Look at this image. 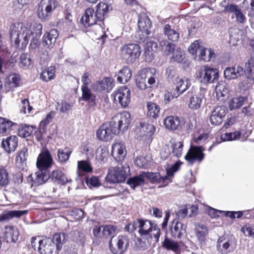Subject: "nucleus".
Returning a JSON list of instances; mask_svg holds the SVG:
<instances>
[{"instance_id": "obj_1", "label": "nucleus", "mask_w": 254, "mask_h": 254, "mask_svg": "<svg viewBox=\"0 0 254 254\" xmlns=\"http://www.w3.org/2000/svg\"><path fill=\"white\" fill-rule=\"evenodd\" d=\"M42 25L35 23L31 28L23 23L16 22L10 27L9 34L12 46L24 50L28 45L30 38V50H35L40 46L39 38L42 33Z\"/></svg>"}, {"instance_id": "obj_2", "label": "nucleus", "mask_w": 254, "mask_h": 254, "mask_svg": "<svg viewBox=\"0 0 254 254\" xmlns=\"http://www.w3.org/2000/svg\"><path fill=\"white\" fill-rule=\"evenodd\" d=\"M125 229L128 232H133L137 230L141 237V247L143 249L150 246L153 237L154 242L159 241L160 236V229L156 224H152L150 221L142 219H137L127 225Z\"/></svg>"}, {"instance_id": "obj_3", "label": "nucleus", "mask_w": 254, "mask_h": 254, "mask_svg": "<svg viewBox=\"0 0 254 254\" xmlns=\"http://www.w3.org/2000/svg\"><path fill=\"white\" fill-rule=\"evenodd\" d=\"M156 70L154 68H145L141 70L137 74L136 83L137 87L144 90L152 87L155 83Z\"/></svg>"}, {"instance_id": "obj_4", "label": "nucleus", "mask_w": 254, "mask_h": 254, "mask_svg": "<svg viewBox=\"0 0 254 254\" xmlns=\"http://www.w3.org/2000/svg\"><path fill=\"white\" fill-rule=\"evenodd\" d=\"M141 53L140 46L136 44H129L121 49V57L127 64H132L139 58Z\"/></svg>"}, {"instance_id": "obj_5", "label": "nucleus", "mask_w": 254, "mask_h": 254, "mask_svg": "<svg viewBox=\"0 0 254 254\" xmlns=\"http://www.w3.org/2000/svg\"><path fill=\"white\" fill-rule=\"evenodd\" d=\"M58 5L57 0H41L37 8V15L42 21H46Z\"/></svg>"}, {"instance_id": "obj_6", "label": "nucleus", "mask_w": 254, "mask_h": 254, "mask_svg": "<svg viewBox=\"0 0 254 254\" xmlns=\"http://www.w3.org/2000/svg\"><path fill=\"white\" fill-rule=\"evenodd\" d=\"M31 245L35 251H38L41 254H51L54 249L52 239L48 237L42 239L40 237H33Z\"/></svg>"}, {"instance_id": "obj_7", "label": "nucleus", "mask_w": 254, "mask_h": 254, "mask_svg": "<svg viewBox=\"0 0 254 254\" xmlns=\"http://www.w3.org/2000/svg\"><path fill=\"white\" fill-rule=\"evenodd\" d=\"M129 240L127 236L120 235L118 237L112 238L109 243L110 251L113 254H123L127 249Z\"/></svg>"}, {"instance_id": "obj_8", "label": "nucleus", "mask_w": 254, "mask_h": 254, "mask_svg": "<svg viewBox=\"0 0 254 254\" xmlns=\"http://www.w3.org/2000/svg\"><path fill=\"white\" fill-rule=\"evenodd\" d=\"M198 80L202 83H213L219 77L218 71L216 68L204 66L201 67L197 74Z\"/></svg>"}, {"instance_id": "obj_9", "label": "nucleus", "mask_w": 254, "mask_h": 254, "mask_svg": "<svg viewBox=\"0 0 254 254\" xmlns=\"http://www.w3.org/2000/svg\"><path fill=\"white\" fill-rule=\"evenodd\" d=\"M118 133V129L110 121L104 123L96 131V136L99 140L107 142L111 140L114 135Z\"/></svg>"}, {"instance_id": "obj_10", "label": "nucleus", "mask_w": 254, "mask_h": 254, "mask_svg": "<svg viewBox=\"0 0 254 254\" xmlns=\"http://www.w3.org/2000/svg\"><path fill=\"white\" fill-rule=\"evenodd\" d=\"M111 122L114 127H116L118 133L120 131L125 132L131 124V116L128 112L124 111L114 116Z\"/></svg>"}, {"instance_id": "obj_11", "label": "nucleus", "mask_w": 254, "mask_h": 254, "mask_svg": "<svg viewBox=\"0 0 254 254\" xmlns=\"http://www.w3.org/2000/svg\"><path fill=\"white\" fill-rule=\"evenodd\" d=\"M151 22L150 19L145 14H140L138 16L137 34L141 36L140 40L144 41L150 33Z\"/></svg>"}, {"instance_id": "obj_12", "label": "nucleus", "mask_w": 254, "mask_h": 254, "mask_svg": "<svg viewBox=\"0 0 254 254\" xmlns=\"http://www.w3.org/2000/svg\"><path fill=\"white\" fill-rule=\"evenodd\" d=\"M204 148L202 146L191 145L185 158L190 165H192L195 162L200 163L204 157Z\"/></svg>"}, {"instance_id": "obj_13", "label": "nucleus", "mask_w": 254, "mask_h": 254, "mask_svg": "<svg viewBox=\"0 0 254 254\" xmlns=\"http://www.w3.org/2000/svg\"><path fill=\"white\" fill-rule=\"evenodd\" d=\"M50 178V175L48 170L39 169L33 175H30L27 178V181L31 182L32 186H38L45 183Z\"/></svg>"}, {"instance_id": "obj_14", "label": "nucleus", "mask_w": 254, "mask_h": 254, "mask_svg": "<svg viewBox=\"0 0 254 254\" xmlns=\"http://www.w3.org/2000/svg\"><path fill=\"white\" fill-rule=\"evenodd\" d=\"M114 100L118 101L120 104L123 107L128 106L130 100V91L126 87L123 86L118 89L113 93Z\"/></svg>"}, {"instance_id": "obj_15", "label": "nucleus", "mask_w": 254, "mask_h": 254, "mask_svg": "<svg viewBox=\"0 0 254 254\" xmlns=\"http://www.w3.org/2000/svg\"><path fill=\"white\" fill-rule=\"evenodd\" d=\"M225 10L232 13L231 18L235 19V21L240 24H244L247 21V18L243 13L239 6L235 4H230L225 8Z\"/></svg>"}, {"instance_id": "obj_16", "label": "nucleus", "mask_w": 254, "mask_h": 254, "mask_svg": "<svg viewBox=\"0 0 254 254\" xmlns=\"http://www.w3.org/2000/svg\"><path fill=\"white\" fill-rule=\"evenodd\" d=\"M98 14L93 8L86 9L82 15L80 22L85 27H90L100 21Z\"/></svg>"}, {"instance_id": "obj_17", "label": "nucleus", "mask_w": 254, "mask_h": 254, "mask_svg": "<svg viewBox=\"0 0 254 254\" xmlns=\"http://www.w3.org/2000/svg\"><path fill=\"white\" fill-rule=\"evenodd\" d=\"M53 164L52 156L48 150L41 152L37 159L36 166L39 169L44 170L50 168Z\"/></svg>"}, {"instance_id": "obj_18", "label": "nucleus", "mask_w": 254, "mask_h": 254, "mask_svg": "<svg viewBox=\"0 0 254 254\" xmlns=\"http://www.w3.org/2000/svg\"><path fill=\"white\" fill-rule=\"evenodd\" d=\"M187 96L189 99L188 106L190 109L196 110L201 107L204 95L200 91H189Z\"/></svg>"}, {"instance_id": "obj_19", "label": "nucleus", "mask_w": 254, "mask_h": 254, "mask_svg": "<svg viewBox=\"0 0 254 254\" xmlns=\"http://www.w3.org/2000/svg\"><path fill=\"white\" fill-rule=\"evenodd\" d=\"M169 230L172 237L181 239L186 232V226L179 220L174 219L169 224Z\"/></svg>"}, {"instance_id": "obj_20", "label": "nucleus", "mask_w": 254, "mask_h": 254, "mask_svg": "<svg viewBox=\"0 0 254 254\" xmlns=\"http://www.w3.org/2000/svg\"><path fill=\"white\" fill-rule=\"evenodd\" d=\"M226 111V108L224 106H218L215 108L210 117L211 124L215 126L221 124L225 116Z\"/></svg>"}, {"instance_id": "obj_21", "label": "nucleus", "mask_w": 254, "mask_h": 254, "mask_svg": "<svg viewBox=\"0 0 254 254\" xmlns=\"http://www.w3.org/2000/svg\"><path fill=\"white\" fill-rule=\"evenodd\" d=\"M245 70L241 65L226 67L224 71V76L228 80L234 79L243 75Z\"/></svg>"}, {"instance_id": "obj_22", "label": "nucleus", "mask_w": 254, "mask_h": 254, "mask_svg": "<svg viewBox=\"0 0 254 254\" xmlns=\"http://www.w3.org/2000/svg\"><path fill=\"white\" fill-rule=\"evenodd\" d=\"M164 125L166 128L171 130H179L181 128L184 123L183 120L177 116H169L166 117L163 121Z\"/></svg>"}, {"instance_id": "obj_23", "label": "nucleus", "mask_w": 254, "mask_h": 254, "mask_svg": "<svg viewBox=\"0 0 254 254\" xmlns=\"http://www.w3.org/2000/svg\"><path fill=\"white\" fill-rule=\"evenodd\" d=\"M58 36L59 33L56 29H53L47 32L42 38L43 46L48 49L52 48Z\"/></svg>"}, {"instance_id": "obj_24", "label": "nucleus", "mask_w": 254, "mask_h": 254, "mask_svg": "<svg viewBox=\"0 0 254 254\" xmlns=\"http://www.w3.org/2000/svg\"><path fill=\"white\" fill-rule=\"evenodd\" d=\"M126 147L124 144L122 142H116L113 144L112 155L117 161L122 160L126 155L125 152Z\"/></svg>"}, {"instance_id": "obj_25", "label": "nucleus", "mask_w": 254, "mask_h": 254, "mask_svg": "<svg viewBox=\"0 0 254 254\" xmlns=\"http://www.w3.org/2000/svg\"><path fill=\"white\" fill-rule=\"evenodd\" d=\"M18 125L8 119L0 118V132L3 133H9L11 131L17 129Z\"/></svg>"}, {"instance_id": "obj_26", "label": "nucleus", "mask_w": 254, "mask_h": 254, "mask_svg": "<svg viewBox=\"0 0 254 254\" xmlns=\"http://www.w3.org/2000/svg\"><path fill=\"white\" fill-rule=\"evenodd\" d=\"M17 145L18 138L15 135L10 136L7 137L5 140L3 139L1 142L2 147L9 153L13 152Z\"/></svg>"}, {"instance_id": "obj_27", "label": "nucleus", "mask_w": 254, "mask_h": 254, "mask_svg": "<svg viewBox=\"0 0 254 254\" xmlns=\"http://www.w3.org/2000/svg\"><path fill=\"white\" fill-rule=\"evenodd\" d=\"M19 236L18 230L12 226L4 227V238L8 243L15 242Z\"/></svg>"}, {"instance_id": "obj_28", "label": "nucleus", "mask_w": 254, "mask_h": 254, "mask_svg": "<svg viewBox=\"0 0 254 254\" xmlns=\"http://www.w3.org/2000/svg\"><path fill=\"white\" fill-rule=\"evenodd\" d=\"M194 231L198 242L200 244L204 243L208 235L207 227L202 224L197 223L195 225Z\"/></svg>"}, {"instance_id": "obj_29", "label": "nucleus", "mask_w": 254, "mask_h": 254, "mask_svg": "<svg viewBox=\"0 0 254 254\" xmlns=\"http://www.w3.org/2000/svg\"><path fill=\"white\" fill-rule=\"evenodd\" d=\"M217 248L218 252L222 254H227L233 251V248L231 246L230 240L223 237H221L218 240Z\"/></svg>"}, {"instance_id": "obj_30", "label": "nucleus", "mask_w": 254, "mask_h": 254, "mask_svg": "<svg viewBox=\"0 0 254 254\" xmlns=\"http://www.w3.org/2000/svg\"><path fill=\"white\" fill-rule=\"evenodd\" d=\"M50 178L54 182L62 185H64L71 181L70 179H68L65 175L60 170L53 171Z\"/></svg>"}, {"instance_id": "obj_31", "label": "nucleus", "mask_w": 254, "mask_h": 254, "mask_svg": "<svg viewBox=\"0 0 254 254\" xmlns=\"http://www.w3.org/2000/svg\"><path fill=\"white\" fill-rule=\"evenodd\" d=\"M145 178H148L152 183L161 184L165 186L168 184L166 181L168 180V176H161L159 173L147 172L145 173Z\"/></svg>"}, {"instance_id": "obj_32", "label": "nucleus", "mask_w": 254, "mask_h": 254, "mask_svg": "<svg viewBox=\"0 0 254 254\" xmlns=\"http://www.w3.org/2000/svg\"><path fill=\"white\" fill-rule=\"evenodd\" d=\"M28 211L25 210H10L0 215V222L10 220L13 218H19L26 214Z\"/></svg>"}, {"instance_id": "obj_33", "label": "nucleus", "mask_w": 254, "mask_h": 254, "mask_svg": "<svg viewBox=\"0 0 254 254\" xmlns=\"http://www.w3.org/2000/svg\"><path fill=\"white\" fill-rule=\"evenodd\" d=\"M140 131L142 136L150 137L154 134L156 128L153 125L143 122L140 123Z\"/></svg>"}, {"instance_id": "obj_34", "label": "nucleus", "mask_w": 254, "mask_h": 254, "mask_svg": "<svg viewBox=\"0 0 254 254\" xmlns=\"http://www.w3.org/2000/svg\"><path fill=\"white\" fill-rule=\"evenodd\" d=\"M118 171L115 170V167L110 168L106 177V181L111 184L122 183L123 177L122 175L118 176Z\"/></svg>"}, {"instance_id": "obj_35", "label": "nucleus", "mask_w": 254, "mask_h": 254, "mask_svg": "<svg viewBox=\"0 0 254 254\" xmlns=\"http://www.w3.org/2000/svg\"><path fill=\"white\" fill-rule=\"evenodd\" d=\"M248 100L246 97L239 96L232 98L228 103L230 110H233L242 107Z\"/></svg>"}, {"instance_id": "obj_36", "label": "nucleus", "mask_w": 254, "mask_h": 254, "mask_svg": "<svg viewBox=\"0 0 254 254\" xmlns=\"http://www.w3.org/2000/svg\"><path fill=\"white\" fill-rule=\"evenodd\" d=\"M145 176V172H142L138 176H136L129 179L127 181V184L131 188L134 189L136 187L143 184Z\"/></svg>"}, {"instance_id": "obj_37", "label": "nucleus", "mask_w": 254, "mask_h": 254, "mask_svg": "<svg viewBox=\"0 0 254 254\" xmlns=\"http://www.w3.org/2000/svg\"><path fill=\"white\" fill-rule=\"evenodd\" d=\"M131 76V71L128 66H124L120 70L117 80L121 83H126Z\"/></svg>"}, {"instance_id": "obj_38", "label": "nucleus", "mask_w": 254, "mask_h": 254, "mask_svg": "<svg viewBox=\"0 0 254 254\" xmlns=\"http://www.w3.org/2000/svg\"><path fill=\"white\" fill-rule=\"evenodd\" d=\"M159 47L161 51L167 55L172 54L175 49V44L169 42L166 39L159 40Z\"/></svg>"}, {"instance_id": "obj_39", "label": "nucleus", "mask_w": 254, "mask_h": 254, "mask_svg": "<svg viewBox=\"0 0 254 254\" xmlns=\"http://www.w3.org/2000/svg\"><path fill=\"white\" fill-rule=\"evenodd\" d=\"M113 87V80L110 77H105L101 81H99L97 89L99 91L106 90L107 91L111 90Z\"/></svg>"}, {"instance_id": "obj_40", "label": "nucleus", "mask_w": 254, "mask_h": 254, "mask_svg": "<svg viewBox=\"0 0 254 254\" xmlns=\"http://www.w3.org/2000/svg\"><path fill=\"white\" fill-rule=\"evenodd\" d=\"M164 34L167 36L169 40L177 41L179 38V33L171 27L169 24H166L163 29Z\"/></svg>"}, {"instance_id": "obj_41", "label": "nucleus", "mask_w": 254, "mask_h": 254, "mask_svg": "<svg viewBox=\"0 0 254 254\" xmlns=\"http://www.w3.org/2000/svg\"><path fill=\"white\" fill-rule=\"evenodd\" d=\"M190 85L189 79H186L184 80L182 78L178 79L176 83V88L174 89L176 92L180 94L184 93Z\"/></svg>"}, {"instance_id": "obj_42", "label": "nucleus", "mask_w": 254, "mask_h": 254, "mask_svg": "<svg viewBox=\"0 0 254 254\" xmlns=\"http://www.w3.org/2000/svg\"><path fill=\"white\" fill-rule=\"evenodd\" d=\"M65 236L64 233H56L55 234L52 240L54 244V247L56 246V250L57 251H60L62 250L63 244L65 243Z\"/></svg>"}, {"instance_id": "obj_43", "label": "nucleus", "mask_w": 254, "mask_h": 254, "mask_svg": "<svg viewBox=\"0 0 254 254\" xmlns=\"http://www.w3.org/2000/svg\"><path fill=\"white\" fill-rule=\"evenodd\" d=\"M241 6L248 11V15L250 17V21H252L254 18V0H244Z\"/></svg>"}, {"instance_id": "obj_44", "label": "nucleus", "mask_w": 254, "mask_h": 254, "mask_svg": "<svg viewBox=\"0 0 254 254\" xmlns=\"http://www.w3.org/2000/svg\"><path fill=\"white\" fill-rule=\"evenodd\" d=\"M55 75V67L50 66L43 70L41 74L40 78L45 82H48L54 78Z\"/></svg>"}, {"instance_id": "obj_45", "label": "nucleus", "mask_w": 254, "mask_h": 254, "mask_svg": "<svg viewBox=\"0 0 254 254\" xmlns=\"http://www.w3.org/2000/svg\"><path fill=\"white\" fill-rule=\"evenodd\" d=\"M109 155L108 148L105 146H100L96 150V158L98 162H102L106 160Z\"/></svg>"}, {"instance_id": "obj_46", "label": "nucleus", "mask_w": 254, "mask_h": 254, "mask_svg": "<svg viewBox=\"0 0 254 254\" xmlns=\"http://www.w3.org/2000/svg\"><path fill=\"white\" fill-rule=\"evenodd\" d=\"M214 55V52L211 49H207L202 47L199 52V58L205 62H209Z\"/></svg>"}, {"instance_id": "obj_47", "label": "nucleus", "mask_w": 254, "mask_h": 254, "mask_svg": "<svg viewBox=\"0 0 254 254\" xmlns=\"http://www.w3.org/2000/svg\"><path fill=\"white\" fill-rule=\"evenodd\" d=\"M110 7V5L106 2H100L97 4L96 11L98 14L100 21L104 20V15L109 11Z\"/></svg>"}, {"instance_id": "obj_48", "label": "nucleus", "mask_w": 254, "mask_h": 254, "mask_svg": "<svg viewBox=\"0 0 254 254\" xmlns=\"http://www.w3.org/2000/svg\"><path fill=\"white\" fill-rule=\"evenodd\" d=\"M216 96L218 99L220 97H227L228 94V89L226 84L223 82H218L215 87Z\"/></svg>"}, {"instance_id": "obj_49", "label": "nucleus", "mask_w": 254, "mask_h": 254, "mask_svg": "<svg viewBox=\"0 0 254 254\" xmlns=\"http://www.w3.org/2000/svg\"><path fill=\"white\" fill-rule=\"evenodd\" d=\"M162 247L167 250L177 252L179 248V245L177 242L166 237L162 242Z\"/></svg>"}, {"instance_id": "obj_50", "label": "nucleus", "mask_w": 254, "mask_h": 254, "mask_svg": "<svg viewBox=\"0 0 254 254\" xmlns=\"http://www.w3.org/2000/svg\"><path fill=\"white\" fill-rule=\"evenodd\" d=\"M71 152L72 150L68 147H65L64 149H58L57 153L59 161L61 163H65L69 159Z\"/></svg>"}, {"instance_id": "obj_51", "label": "nucleus", "mask_w": 254, "mask_h": 254, "mask_svg": "<svg viewBox=\"0 0 254 254\" xmlns=\"http://www.w3.org/2000/svg\"><path fill=\"white\" fill-rule=\"evenodd\" d=\"M147 115L153 118L158 116L160 112V107L154 103L149 102L147 103Z\"/></svg>"}, {"instance_id": "obj_52", "label": "nucleus", "mask_w": 254, "mask_h": 254, "mask_svg": "<svg viewBox=\"0 0 254 254\" xmlns=\"http://www.w3.org/2000/svg\"><path fill=\"white\" fill-rule=\"evenodd\" d=\"M18 135L21 137H26L30 136L34 131V127L32 126L24 125L18 127ZM36 129V128H34Z\"/></svg>"}, {"instance_id": "obj_53", "label": "nucleus", "mask_w": 254, "mask_h": 254, "mask_svg": "<svg viewBox=\"0 0 254 254\" xmlns=\"http://www.w3.org/2000/svg\"><path fill=\"white\" fill-rule=\"evenodd\" d=\"M115 170L118 171L117 175L118 176L122 175L123 177V182L125 181L128 174L130 172V168L127 164L122 165L120 164L116 167H115Z\"/></svg>"}, {"instance_id": "obj_54", "label": "nucleus", "mask_w": 254, "mask_h": 254, "mask_svg": "<svg viewBox=\"0 0 254 254\" xmlns=\"http://www.w3.org/2000/svg\"><path fill=\"white\" fill-rule=\"evenodd\" d=\"M241 135V132L239 131L234 132H226L222 134L221 136V139L224 141H232L233 140L239 139Z\"/></svg>"}, {"instance_id": "obj_55", "label": "nucleus", "mask_w": 254, "mask_h": 254, "mask_svg": "<svg viewBox=\"0 0 254 254\" xmlns=\"http://www.w3.org/2000/svg\"><path fill=\"white\" fill-rule=\"evenodd\" d=\"M172 54L171 60L178 63L182 62L185 58L184 52L180 48H175Z\"/></svg>"}, {"instance_id": "obj_56", "label": "nucleus", "mask_w": 254, "mask_h": 254, "mask_svg": "<svg viewBox=\"0 0 254 254\" xmlns=\"http://www.w3.org/2000/svg\"><path fill=\"white\" fill-rule=\"evenodd\" d=\"M9 183L8 173L6 170L3 168H0V186L5 187Z\"/></svg>"}, {"instance_id": "obj_57", "label": "nucleus", "mask_w": 254, "mask_h": 254, "mask_svg": "<svg viewBox=\"0 0 254 254\" xmlns=\"http://www.w3.org/2000/svg\"><path fill=\"white\" fill-rule=\"evenodd\" d=\"M173 155L179 158L182 156L183 143L181 141L177 142L172 145Z\"/></svg>"}, {"instance_id": "obj_58", "label": "nucleus", "mask_w": 254, "mask_h": 254, "mask_svg": "<svg viewBox=\"0 0 254 254\" xmlns=\"http://www.w3.org/2000/svg\"><path fill=\"white\" fill-rule=\"evenodd\" d=\"M82 99L83 101H88L94 100L95 96L92 93L91 91L88 87H81Z\"/></svg>"}, {"instance_id": "obj_59", "label": "nucleus", "mask_w": 254, "mask_h": 254, "mask_svg": "<svg viewBox=\"0 0 254 254\" xmlns=\"http://www.w3.org/2000/svg\"><path fill=\"white\" fill-rule=\"evenodd\" d=\"M19 60V63L21 66L28 68L31 65L32 60L27 54H22L20 56Z\"/></svg>"}, {"instance_id": "obj_60", "label": "nucleus", "mask_w": 254, "mask_h": 254, "mask_svg": "<svg viewBox=\"0 0 254 254\" xmlns=\"http://www.w3.org/2000/svg\"><path fill=\"white\" fill-rule=\"evenodd\" d=\"M116 230V227L112 225H106L102 230V235L104 237H107L110 236H114Z\"/></svg>"}, {"instance_id": "obj_61", "label": "nucleus", "mask_w": 254, "mask_h": 254, "mask_svg": "<svg viewBox=\"0 0 254 254\" xmlns=\"http://www.w3.org/2000/svg\"><path fill=\"white\" fill-rule=\"evenodd\" d=\"M71 108V104L66 101H62L61 103H57V109L59 110L61 113H67Z\"/></svg>"}, {"instance_id": "obj_62", "label": "nucleus", "mask_w": 254, "mask_h": 254, "mask_svg": "<svg viewBox=\"0 0 254 254\" xmlns=\"http://www.w3.org/2000/svg\"><path fill=\"white\" fill-rule=\"evenodd\" d=\"M78 168L79 170L85 172H91L93 169L90 163L84 160L78 162Z\"/></svg>"}, {"instance_id": "obj_63", "label": "nucleus", "mask_w": 254, "mask_h": 254, "mask_svg": "<svg viewBox=\"0 0 254 254\" xmlns=\"http://www.w3.org/2000/svg\"><path fill=\"white\" fill-rule=\"evenodd\" d=\"M55 115V113L54 112L51 111L47 114L46 118L40 122V127L42 128L43 131L44 130L45 127L52 122V120Z\"/></svg>"}, {"instance_id": "obj_64", "label": "nucleus", "mask_w": 254, "mask_h": 254, "mask_svg": "<svg viewBox=\"0 0 254 254\" xmlns=\"http://www.w3.org/2000/svg\"><path fill=\"white\" fill-rule=\"evenodd\" d=\"M202 47L203 46L200 45L199 41H195L189 47V52L192 55H195L197 53H199L200 48H202Z\"/></svg>"}]
</instances>
